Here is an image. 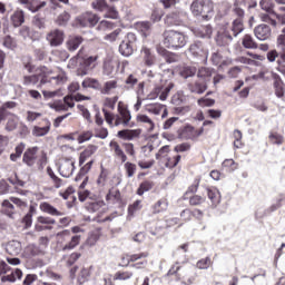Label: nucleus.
Returning a JSON list of instances; mask_svg holds the SVG:
<instances>
[{
    "label": "nucleus",
    "mask_w": 285,
    "mask_h": 285,
    "mask_svg": "<svg viewBox=\"0 0 285 285\" xmlns=\"http://www.w3.org/2000/svg\"><path fill=\"white\" fill-rule=\"evenodd\" d=\"M38 153L39 147H29L22 156V163L29 168H32L37 164V159H39Z\"/></svg>",
    "instance_id": "nucleus-6"
},
{
    "label": "nucleus",
    "mask_w": 285,
    "mask_h": 285,
    "mask_svg": "<svg viewBox=\"0 0 285 285\" xmlns=\"http://www.w3.org/2000/svg\"><path fill=\"white\" fill-rule=\"evenodd\" d=\"M104 206H106V203H104V200H97L89 204V210H91V213H97V210L104 208Z\"/></svg>",
    "instance_id": "nucleus-59"
},
{
    "label": "nucleus",
    "mask_w": 285,
    "mask_h": 285,
    "mask_svg": "<svg viewBox=\"0 0 285 285\" xmlns=\"http://www.w3.org/2000/svg\"><path fill=\"white\" fill-rule=\"evenodd\" d=\"M137 121H140V124H148L149 125V131L155 130V122H153V119L148 117L147 115H138Z\"/></svg>",
    "instance_id": "nucleus-43"
},
{
    "label": "nucleus",
    "mask_w": 285,
    "mask_h": 285,
    "mask_svg": "<svg viewBox=\"0 0 285 285\" xmlns=\"http://www.w3.org/2000/svg\"><path fill=\"white\" fill-rule=\"evenodd\" d=\"M139 135H141V129H122L118 131V137L126 141H132V139H137Z\"/></svg>",
    "instance_id": "nucleus-12"
},
{
    "label": "nucleus",
    "mask_w": 285,
    "mask_h": 285,
    "mask_svg": "<svg viewBox=\"0 0 285 285\" xmlns=\"http://www.w3.org/2000/svg\"><path fill=\"white\" fill-rule=\"evenodd\" d=\"M232 31H233L234 37L242 35V32H244V20L235 19L233 21Z\"/></svg>",
    "instance_id": "nucleus-33"
},
{
    "label": "nucleus",
    "mask_w": 285,
    "mask_h": 285,
    "mask_svg": "<svg viewBox=\"0 0 285 285\" xmlns=\"http://www.w3.org/2000/svg\"><path fill=\"white\" fill-rule=\"evenodd\" d=\"M1 213L2 215H7L10 219H14V215L17 213L14 212V205L8 199H4L1 204Z\"/></svg>",
    "instance_id": "nucleus-17"
},
{
    "label": "nucleus",
    "mask_w": 285,
    "mask_h": 285,
    "mask_svg": "<svg viewBox=\"0 0 285 285\" xmlns=\"http://www.w3.org/2000/svg\"><path fill=\"white\" fill-rule=\"evenodd\" d=\"M23 277V272L19 268H16L11 274L2 276L1 282H11L14 283L17 279H21Z\"/></svg>",
    "instance_id": "nucleus-25"
},
{
    "label": "nucleus",
    "mask_w": 285,
    "mask_h": 285,
    "mask_svg": "<svg viewBox=\"0 0 285 285\" xmlns=\"http://www.w3.org/2000/svg\"><path fill=\"white\" fill-rule=\"evenodd\" d=\"M125 170L128 178L135 177V173H137V165L127 161L125 163Z\"/></svg>",
    "instance_id": "nucleus-45"
},
{
    "label": "nucleus",
    "mask_w": 285,
    "mask_h": 285,
    "mask_svg": "<svg viewBox=\"0 0 285 285\" xmlns=\"http://www.w3.org/2000/svg\"><path fill=\"white\" fill-rule=\"evenodd\" d=\"M180 75L184 79H188V77H195V75H197V68L190 66L184 67Z\"/></svg>",
    "instance_id": "nucleus-42"
},
{
    "label": "nucleus",
    "mask_w": 285,
    "mask_h": 285,
    "mask_svg": "<svg viewBox=\"0 0 285 285\" xmlns=\"http://www.w3.org/2000/svg\"><path fill=\"white\" fill-rule=\"evenodd\" d=\"M46 70H48L46 67H41L37 73L32 76H24L23 86H37V88H40V86H46V83L61 86L68 81V76H66V72L61 71L58 76L49 78Z\"/></svg>",
    "instance_id": "nucleus-1"
},
{
    "label": "nucleus",
    "mask_w": 285,
    "mask_h": 285,
    "mask_svg": "<svg viewBox=\"0 0 285 285\" xmlns=\"http://www.w3.org/2000/svg\"><path fill=\"white\" fill-rule=\"evenodd\" d=\"M173 88H175V85L169 83L167 87L163 89V91L159 95L160 101H166V99H168V95H170Z\"/></svg>",
    "instance_id": "nucleus-54"
},
{
    "label": "nucleus",
    "mask_w": 285,
    "mask_h": 285,
    "mask_svg": "<svg viewBox=\"0 0 285 285\" xmlns=\"http://www.w3.org/2000/svg\"><path fill=\"white\" fill-rule=\"evenodd\" d=\"M151 209L154 215L166 213L168 210V199L160 198L155 205H153Z\"/></svg>",
    "instance_id": "nucleus-20"
},
{
    "label": "nucleus",
    "mask_w": 285,
    "mask_h": 285,
    "mask_svg": "<svg viewBox=\"0 0 285 285\" xmlns=\"http://www.w3.org/2000/svg\"><path fill=\"white\" fill-rule=\"evenodd\" d=\"M112 22L108 21V20H102L99 22L98 24V30H111L112 28Z\"/></svg>",
    "instance_id": "nucleus-63"
},
{
    "label": "nucleus",
    "mask_w": 285,
    "mask_h": 285,
    "mask_svg": "<svg viewBox=\"0 0 285 285\" xmlns=\"http://www.w3.org/2000/svg\"><path fill=\"white\" fill-rule=\"evenodd\" d=\"M68 21H70V13L67 11L60 13L56 19L57 26H68Z\"/></svg>",
    "instance_id": "nucleus-40"
},
{
    "label": "nucleus",
    "mask_w": 285,
    "mask_h": 285,
    "mask_svg": "<svg viewBox=\"0 0 285 285\" xmlns=\"http://www.w3.org/2000/svg\"><path fill=\"white\" fill-rule=\"evenodd\" d=\"M50 121L47 120V125L45 127H39V126H35L32 128V136L33 137H46V135H48V132H50Z\"/></svg>",
    "instance_id": "nucleus-22"
},
{
    "label": "nucleus",
    "mask_w": 285,
    "mask_h": 285,
    "mask_svg": "<svg viewBox=\"0 0 285 285\" xmlns=\"http://www.w3.org/2000/svg\"><path fill=\"white\" fill-rule=\"evenodd\" d=\"M198 106H202V107L215 106V99L200 98V99H198Z\"/></svg>",
    "instance_id": "nucleus-62"
},
{
    "label": "nucleus",
    "mask_w": 285,
    "mask_h": 285,
    "mask_svg": "<svg viewBox=\"0 0 285 285\" xmlns=\"http://www.w3.org/2000/svg\"><path fill=\"white\" fill-rule=\"evenodd\" d=\"M210 12H213V3L210 0H203L202 16L206 17V14H210Z\"/></svg>",
    "instance_id": "nucleus-49"
},
{
    "label": "nucleus",
    "mask_w": 285,
    "mask_h": 285,
    "mask_svg": "<svg viewBox=\"0 0 285 285\" xmlns=\"http://www.w3.org/2000/svg\"><path fill=\"white\" fill-rule=\"evenodd\" d=\"M32 23L38 30H46V19L41 17V14H36L32 19Z\"/></svg>",
    "instance_id": "nucleus-38"
},
{
    "label": "nucleus",
    "mask_w": 285,
    "mask_h": 285,
    "mask_svg": "<svg viewBox=\"0 0 285 285\" xmlns=\"http://www.w3.org/2000/svg\"><path fill=\"white\" fill-rule=\"evenodd\" d=\"M138 81L139 80L137 79V77H135V75H129L127 77V79L125 80L127 90H130V88H135V86H137Z\"/></svg>",
    "instance_id": "nucleus-50"
},
{
    "label": "nucleus",
    "mask_w": 285,
    "mask_h": 285,
    "mask_svg": "<svg viewBox=\"0 0 285 285\" xmlns=\"http://www.w3.org/2000/svg\"><path fill=\"white\" fill-rule=\"evenodd\" d=\"M194 35L200 39H210L213 35V27L209 24L197 27L194 29Z\"/></svg>",
    "instance_id": "nucleus-16"
},
{
    "label": "nucleus",
    "mask_w": 285,
    "mask_h": 285,
    "mask_svg": "<svg viewBox=\"0 0 285 285\" xmlns=\"http://www.w3.org/2000/svg\"><path fill=\"white\" fill-rule=\"evenodd\" d=\"M59 173L61 177H72L75 173V160L66 159L59 167Z\"/></svg>",
    "instance_id": "nucleus-10"
},
{
    "label": "nucleus",
    "mask_w": 285,
    "mask_h": 285,
    "mask_svg": "<svg viewBox=\"0 0 285 285\" xmlns=\"http://www.w3.org/2000/svg\"><path fill=\"white\" fill-rule=\"evenodd\" d=\"M81 258V253L75 252L67 259V266H75L77 262Z\"/></svg>",
    "instance_id": "nucleus-52"
},
{
    "label": "nucleus",
    "mask_w": 285,
    "mask_h": 285,
    "mask_svg": "<svg viewBox=\"0 0 285 285\" xmlns=\"http://www.w3.org/2000/svg\"><path fill=\"white\" fill-rule=\"evenodd\" d=\"M8 193H12V189L10 185L8 184V180L1 179L0 180V195H8Z\"/></svg>",
    "instance_id": "nucleus-53"
},
{
    "label": "nucleus",
    "mask_w": 285,
    "mask_h": 285,
    "mask_svg": "<svg viewBox=\"0 0 285 285\" xmlns=\"http://www.w3.org/2000/svg\"><path fill=\"white\" fill-rule=\"evenodd\" d=\"M18 124H19V119L17 118V116H12L8 119L4 128L8 132H12V130H17Z\"/></svg>",
    "instance_id": "nucleus-39"
},
{
    "label": "nucleus",
    "mask_w": 285,
    "mask_h": 285,
    "mask_svg": "<svg viewBox=\"0 0 285 285\" xmlns=\"http://www.w3.org/2000/svg\"><path fill=\"white\" fill-rule=\"evenodd\" d=\"M204 202H206V198L199 195H194L189 198L190 206H202Z\"/></svg>",
    "instance_id": "nucleus-51"
},
{
    "label": "nucleus",
    "mask_w": 285,
    "mask_h": 285,
    "mask_svg": "<svg viewBox=\"0 0 285 285\" xmlns=\"http://www.w3.org/2000/svg\"><path fill=\"white\" fill-rule=\"evenodd\" d=\"M80 243L81 235H75L71 237L70 242L62 247V250H75V248H77V246H79Z\"/></svg>",
    "instance_id": "nucleus-29"
},
{
    "label": "nucleus",
    "mask_w": 285,
    "mask_h": 285,
    "mask_svg": "<svg viewBox=\"0 0 285 285\" xmlns=\"http://www.w3.org/2000/svg\"><path fill=\"white\" fill-rule=\"evenodd\" d=\"M277 46L281 48V50L285 48V27L282 30V35H279L277 38Z\"/></svg>",
    "instance_id": "nucleus-64"
},
{
    "label": "nucleus",
    "mask_w": 285,
    "mask_h": 285,
    "mask_svg": "<svg viewBox=\"0 0 285 285\" xmlns=\"http://www.w3.org/2000/svg\"><path fill=\"white\" fill-rule=\"evenodd\" d=\"M101 82L95 78H87L82 81V88H92L94 90H99L101 92Z\"/></svg>",
    "instance_id": "nucleus-27"
},
{
    "label": "nucleus",
    "mask_w": 285,
    "mask_h": 285,
    "mask_svg": "<svg viewBox=\"0 0 285 285\" xmlns=\"http://www.w3.org/2000/svg\"><path fill=\"white\" fill-rule=\"evenodd\" d=\"M115 71V65H112V62L110 60H106L104 62V72L107 76L112 75V72Z\"/></svg>",
    "instance_id": "nucleus-60"
},
{
    "label": "nucleus",
    "mask_w": 285,
    "mask_h": 285,
    "mask_svg": "<svg viewBox=\"0 0 285 285\" xmlns=\"http://www.w3.org/2000/svg\"><path fill=\"white\" fill-rule=\"evenodd\" d=\"M185 19L186 12L176 10L166 16L165 23L166 26H181Z\"/></svg>",
    "instance_id": "nucleus-8"
},
{
    "label": "nucleus",
    "mask_w": 285,
    "mask_h": 285,
    "mask_svg": "<svg viewBox=\"0 0 285 285\" xmlns=\"http://www.w3.org/2000/svg\"><path fill=\"white\" fill-rule=\"evenodd\" d=\"M105 17L107 19H119V11H117V8H115V6L108 4V8L105 10Z\"/></svg>",
    "instance_id": "nucleus-41"
},
{
    "label": "nucleus",
    "mask_w": 285,
    "mask_h": 285,
    "mask_svg": "<svg viewBox=\"0 0 285 285\" xmlns=\"http://www.w3.org/2000/svg\"><path fill=\"white\" fill-rule=\"evenodd\" d=\"M48 6V1L46 0H33L29 4V11L30 12H39V10H43L45 7Z\"/></svg>",
    "instance_id": "nucleus-28"
},
{
    "label": "nucleus",
    "mask_w": 285,
    "mask_h": 285,
    "mask_svg": "<svg viewBox=\"0 0 285 285\" xmlns=\"http://www.w3.org/2000/svg\"><path fill=\"white\" fill-rule=\"evenodd\" d=\"M189 52L196 61H206L208 59V50L204 48V43L196 41L189 47Z\"/></svg>",
    "instance_id": "nucleus-4"
},
{
    "label": "nucleus",
    "mask_w": 285,
    "mask_h": 285,
    "mask_svg": "<svg viewBox=\"0 0 285 285\" xmlns=\"http://www.w3.org/2000/svg\"><path fill=\"white\" fill-rule=\"evenodd\" d=\"M206 195L210 199L213 206H217L222 202V194L219 189L215 187H207Z\"/></svg>",
    "instance_id": "nucleus-14"
},
{
    "label": "nucleus",
    "mask_w": 285,
    "mask_h": 285,
    "mask_svg": "<svg viewBox=\"0 0 285 285\" xmlns=\"http://www.w3.org/2000/svg\"><path fill=\"white\" fill-rule=\"evenodd\" d=\"M212 265H213V261H210V257L203 258L198 261L196 264L197 268H199L200 271H206L210 268Z\"/></svg>",
    "instance_id": "nucleus-46"
},
{
    "label": "nucleus",
    "mask_w": 285,
    "mask_h": 285,
    "mask_svg": "<svg viewBox=\"0 0 285 285\" xmlns=\"http://www.w3.org/2000/svg\"><path fill=\"white\" fill-rule=\"evenodd\" d=\"M47 175L50 177L55 188H61L63 186V180L55 175L52 167H47Z\"/></svg>",
    "instance_id": "nucleus-30"
},
{
    "label": "nucleus",
    "mask_w": 285,
    "mask_h": 285,
    "mask_svg": "<svg viewBox=\"0 0 285 285\" xmlns=\"http://www.w3.org/2000/svg\"><path fill=\"white\" fill-rule=\"evenodd\" d=\"M38 224H45L46 226H52L55 224H57V220H55L53 218H50L48 216H39L37 218Z\"/></svg>",
    "instance_id": "nucleus-56"
},
{
    "label": "nucleus",
    "mask_w": 285,
    "mask_h": 285,
    "mask_svg": "<svg viewBox=\"0 0 285 285\" xmlns=\"http://www.w3.org/2000/svg\"><path fill=\"white\" fill-rule=\"evenodd\" d=\"M10 19L13 28H20L26 23V13L23 10H17L11 14Z\"/></svg>",
    "instance_id": "nucleus-15"
},
{
    "label": "nucleus",
    "mask_w": 285,
    "mask_h": 285,
    "mask_svg": "<svg viewBox=\"0 0 285 285\" xmlns=\"http://www.w3.org/2000/svg\"><path fill=\"white\" fill-rule=\"evenodd\" d=\"M138 28L142 33V37H150V32H153V23L149 21H142L138 23Z\"/></svg>",
    "instance_id": "nucleus-34"
},
{
    "label": "nucleus",
    "mask_w": 285,
    "mask_h": 285,
    "mask_svg": "<svg viewBox=\"0 0 285 285\" xmlns=\"http://www.w3.org/2000/svg\"><path fill=\"white\" fill-rule=\"evenodd\" d=\"M269 141L276 144V146H282L284 144V137L277 132H271Z\"/></svg>",
    "instance_id": "nucleus-48"
},
{
    "label": "nucleus",
    "mask_w": 285,
    "mask_h": 285,
    "mask_svg": "<svg viewBox=\"0 0 285 285\" xmlns=\"http://www.w3.org/2000/svg\"><path fill=\"white\" fill-rule=\"evenodd\" d=\"M118 82L117 80H108L105 82L104 87H101V95H112V91L117 90Z\"/></svg>",
    "instance_id": "nucleus-24"
},
{
    "label": "nucleus",
    "mask_w": 285,
    "mask_h": 285,
    "mask_svg": "<svg viewBox=\"0 0 285 285\" xmlns=\"http://www.w3.org/2000/svg\"><path fill=\"white\" fill-rule=\"evenodd\" d=\"M21 243L18 240H10L6 245V250L9 255L17 256L19 253H21Z\"/></svg>",
    "instance_id": "nucleus-21"
},
{
    "label": "nucleus",
    "mask_w": 285,
    "mask_h": 285,
    "mask_svg": "<svg viewBox=\"0 0 285 285\" xmlns=\"http://www.w3.org/2000/svg\"><path fill=\"white\" fill-rule=\"evenodd\" d=\"M83 43V38L81 36H70L66 42L69 52H75L79 49V46Z\"/></svg>",
    "instance_id": "nucleus-13"
},
{
    "label": "nucleus",
    "mask_w": 285,
    "mask_h": 285,
    "mask_svg": "<svg viewBox=\"0 0 285 285\" xmlns=\"http://www.w3.org/2000/svg\"><path fill=\"white\" fill-rule=\"evenodd\" d=\"M203 0H196L191 3L190 10L195 17L202 14Z\"/></svg>",
    "instance_id": "nucleus-44"
},
{
    "label": "nucleus",
    "mask_w": 285,
    "mask_h": 285,
    "mask_svg": "<svg viewBox=\"0 0 285 285\" xmlns=\"http://www.w3.org/2000/svg\"><path fill=\"white\" fill-rule=\"evenodd\" d=\"M254 35L258 41H267L271 39L272 30L268 24H258L254 28Z\"/></svg>",
    "instance_id": "nucleus-9"
},
{
    "label": "nucleus",
    "mask_w": 285,
    "mask_h": 285,
    "mask_svg": "<svg viewBox=\"0 0 285 285\" xmlns=\"http://www.w3.org/2000/svg\"><path fill=\"white\" fill-rule=\"evenodd\" d=\"M118 112L122 119V126H128L130 124V119L132 116L130 115V110L126 107H121V102L118 104Z\"/></svg>",
    "instance_id": "nucleus-23"
},
{
    "label": "nucleus",
    "mask_w": 285,
    "mask_h": 285,
    "mask_svg": "<svg viewBox=\"0 0 285 285\" xmlns=\"http://www.w3.org/2000/svg\"><path fill=\"white\" fill-rule=\"evenodd\" d=\"M213 72H215L214 69H210L208 67H202L200 69H198L197 77L199 79H210V77H213Z\"/></svg>",
    "instance_id": "nucleus-37"
},
{
    "label": "nucleus",
    "mask_w": 285,
    "mask_h": 285,
    "mask_svg": "<svg viewBox=\"0 0 285 285\" xmlns=\"http://www.w3.org/2000/svg\"><path fill=\"white\" fill-rule=\"evenodd\" d=\"M40 210L42 213H47V215H51V217H61L63 213L59 212L55 206L50 205L49 203H41Z\"/></svg>",
    "instance_id": "nucleus-19"
},
{
    "label": "nucleus",
    "mask_w": 285,
    "mask_h": 285,
    "mask_svg": "<svg viewBox=\"0 0 285 285\" xmlns=\"http://www.w3.org/2000/svg\"><path fill=\"white\" fill-rule=\"evenodd\" d=\"M148 190H153V183L144 181L139 185L137 189V195L141 197V195H144V193H148Z\"/></svg>",
    "instance_id": "nucleus-47"
},
{
    "label": "nucleus",
    "mask_w": 285,
    "mask_h": 285,
    "mask_svg": "<svg viewBox=\"0 0 285 285\" xmlns=\"http://www.w3.org/2000/svg\"><path fill=\"white\" fill-rule=\"evenodd\" d=\"M130 277H132L131 272H117L114 276V279L126 281L130 279Z\"/></svg>",
    "instance_id": "nucleus-58"
},
{
    "label": "nucleus",
    "mask_w": 285,
    "mask_h": 285,
    "mask_svg": "<svg viewBox=\"0 0 285 285\" xmlns=\"http://www.w3.org/2000/svg\"><path fill=\"white\" fill-rule=\"evenodd\" d=\"M242 45L247 49V50H257L258 46L257 42L255 41V38H253L250 35H245L242 40Z\"/></svg>",
    "instance_id": "nucleus-26"
},
{
    "label": "nucleus",
    "mask_w": 285,
    "mask_h": 285,
    "mask_svg": "<svg viewBox=\"0 0 285 285\" xmlns=\"http://www.w3.org/2000/svg\"><path fill=\"white\" fill-rule=\"evenodd\" d=\"M10 202H12V204H14L16 206H18V208H28V202L18 198V197H10Z\"/></svg>",
    "instance_id": "nucleus-61"
},
{
    "label": "nucleus",
    "mask_w": 285,
    "mask_h": 285,
    "mask_svg": "<svg viewBox=\"0 0 285 285\" xmlns=\"http://www.w3.org/2000/svg\"><path fill=\"white\" fill-rule=\"evenodd\" d=\"M106 199L107 202H112V204H119L121 202V191L119 189H110Z\"/></svg>",
    "instance_id": "nucleus-31"
},
{
    "label": "nucleus",
    "mask_w": 285,
    "mask_h": 285,
    "mask_svg": "<svg viewBox=\"0 0 285 285\" xmlns=\"http://www.w3.org/2000/svg\"><path fill=\"white\" fill-rule=\"evenodd\" d=\"M141 55L144 56L146 66H155V57L153 56L150 48L142 47Z\"/></svg>",
    "instance_id": "nucleus-32"
},
{
    "label": "nucleus",
    "mask_w": 285,
    "mask_h": 285,
    "mask_svg": "<svg viewBox=\"0 0 285 285\" xmlns=\"http://www.w3.org/2000/svg\"><path fill=\"white\" fill-rule=\"evenodd\" d=\"M88 277H90V269L82 268L79 276H78V282L80 284H83V283L88 282Z\"/></svg>",
    "instance_id": "nucleus-57"
},
{
    "label": "nucleus",
    "mask_w": 285,
    "mask_h": 285,
    "mask_svg": "<svg viewBox=\"0 0 285 285\" xmlns=\"http://www.w3.org/2000/svg\"><path fill=\"white\" fill-rule=\"evenodd\" d=\"M216 43L220 47H227L233 43V36L226 30L218 31L216 36Z\"/></svg>",
    "instance_id": "nucleus-11"
},
{
    "label": "nucleus",
    "mask_w": 285,
    "mask_h": 285,
    "mask_svg": "<svg viewBox=\"0 0 285 285\" xmlns=\"http://www.w3.org/2000/svg\"><path fill=\"white\" fill-rule=\"evenodd\" d=\"M135 43H137V36L132 32L127 33L126 38L119 45V52L122 57H131L135 52Z\"/></svg>",
    "instance_id": "nucleus-3"
},
{
    "label": "nucleus",
    "mask_w": 285,
    "mask_h": 285,
    "mask_svg": "<svg viewBox=\"0 0 285 285\" xmlns=\"http://www.w3.org/2000/svg\"><path fill=\"white\" fill-rule=\"evenodd\" d=\"M78 21L82 28H94V26L99 23V16L97 13L86 12L78 18Z\"/></svg>",
    "instance_id": "nucleus-7"
},
{
    "label": "nucleus",
    "mask_w": 285,
    "mask_h": 285,
    "mask_svg": "<svg viewBox=\"0 0 285 285\" xmlns=\"http://www.w3.org/2000/svg\"><path fill=\"white\" fill-rule=\"evenodd\" d=\"M46 40L51 48H59L63 43V31L60 29L51 30L47 33Z\"/></svg>",
    "instance_id": "nucleus-5"
},
{
    "label": "nucleus",
    "mask_w": 285,
    "mask_h": 285,
    "mask_svg": "<svg viewBox=\"0 0 285 285\" xmlns=\"http://www.w3.org/2000/svg\"><path fill=\"white\" fill-rule=\"evenodd\" d=\"M179 161H181V156L177 155L174 158H167L165 166L166 168H175Z\"/></svg>",
    "instance_id": "nucleus-55"
},
{
    "label": "nucleus",
    "mask_w": 285,
    "mask_h": 285,
    "mask_svg": "<svg viewBox=\"0 0 285 285\" xmlns=\"http://www.w3.org/2000/svg\"><path fill=\"white\" fill-rule=\"evenodd\" d=\"M108 6L109 4L106 0H95L91 2V8L98 12H106Z\"/></svg>",
    "instance_id": "nucleus-36"
},
{
    "label": "nucleus",
    "mask_w": 285,
    "mask_h": 285,
    "mask_svg": "<svg viewBox=\"0 0 285 285\" xmlns=\"http://www.w3.org/2000/svg\"><path fill=\"white\" fill-rule=\"evenodd\" d=\"M163 37V43L165 48L169 50H180V48H184L186 43H188L186 35L180 31L167 30L164 32Z\"/></svg>",
    "instance_id": "nucleus-2"
},
{
    "label": "nucleus",
    "mask_w": 285,
    "mask_h": 285,
    "mask_svg": "<svg viewBox=\"0 0 285 285\" xmlns=\"http://www.w3.org/2000/svg\"><path fill=\"white\" fill-rule=\"evenodd\" d=\"M16 153L10 155L11 161H18V159H21V155H23V151L26 150V145L23 142H20L14 148Z\"/></svg>",
    "instance_id": "nucleus-35"
},
{
    "label": "nucleus",
    "mask_w": 285,
    "mask_h": 285,
    "mask_svg": "<svg viewBox=\"0 0 285 285\" xmlns=\"http://www.w3.org/2000/svg\"><path fill=\"white\" fill-rule=\"evenodd\" d=\"M188 90L194 92L195 95H204L206 90H208V86H206V82H191L187 86Z\"/></svg>",
    "instance_id": "nucleus-18"
}]
</instances>
